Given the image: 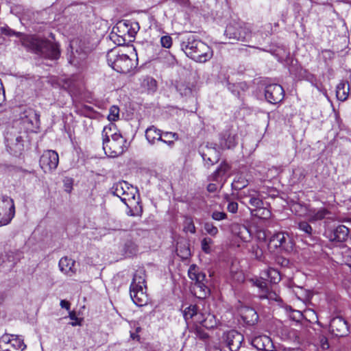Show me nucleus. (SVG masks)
Masks as SVG:
<instances>
[{"mask_svg": "<svg viewBox=\"0 0 351 351\" xmlns=\"http://www.w3.org/2000/svg\"><path fill=\"white\" fill-rule=\"evenodd\" d=\"M180 47L187 57L197 62L204 63L213 56L212 49L193 34H189L182 36Z\"/></svg>", "mask_w": 351, "mask_h": 351, "instance_id": "2", "label": "nucleus"}, {"mask_svg": "<svg viewBox=\"0 0 351 351\" xmlns=\"http://www.w3.org/2000/svg\"><path fill=\"white\" fill-rule=\"evenodd\" d=\"M225 34L230 39L246 42L252 36L250 28L245 24L233 23L226 27Z\"/></svg>", "mask_w": 351, "mask_h": 351, "instance_id": "9", "label": "nucleus"}, {"mask_svg": "<svg viewBox=\"0 0 351 351\" xmlns=\"http://www.w3.org/2000/svg\"><path fill=\"white\" fill-rule=\"evenodd\" d=\"M330 331L337 337H346L350 333L348 322L341 316L333 317L330 322Z\"/></svg>", "mask_w": 351, "mask_h": 351, "instance_id": "14", "label": "nucleus"}, {"mask_svg": "<svg viewBox=\"0 0 351 351\" xmlns=\"http://www.w3.org/2000/svg\"><path fill=\"white\" fill-rule=\"evenodd\" d=\"M164 143L167 144L170 147H173L174 145V141L171 140H165L162 138V141H161Z\"/></svg>", "mask_w": 351, "mask_h": 351, "instance_id": "64", "label": "nucleus"}, {"mask_svg": "<svg viewBox=\"0 0 351 351\" xmlns=\"http://www.w3.org/2000/svg\"><path fill=\"white\" fill-rule=\"evenodd\" d=\"M64 191L70 193L73 189V180L71 178H65L63 180Z\"/></svg>", "mask_w": 351, "mask_h": 351, "instance_id": "50", "label": "nucleus"}, {"mask_svg": "<svg viewBox=\"0 0 351 351\" xmlns=\"http://www.w3.org/2000/svg\"><path fill=\"white\" fill-rule=\"evenodd\" d=\"M70 47L71 54L69 59V63L77 67L82 66L90 51V47L86 45L84 40L78 38L71 41Z\"/></svg>", "mask_w": 351, "mask_h": 351, "instance_id": "6", "label": "nucleus"}, {"mask_svg": "<svg viewBox=\"0 0 351 351\" xmlns=\"http://www.w3.org/2000/svg\"><path fill=\"white\" fill-rule=\"evenodd\" d=\"M227 209L232 213H236L238 210V204L236 202H229Z\"/></svg>", "mask_w": 351, "mask_h": 351, "instance_id": "54", "label": "nucleus"}, {"mask_svg": "<svg viewBox=\"0 0 351 351\" xmlns=\"http://www.w3.org/2000/svg\"><path fill=\"white\" fill-rule=\"evenodd\" d=\"M127 23L128 25V38H132L135 36L137 32L139 29L138 23L136 22H133L131 21L127 20Z\"/></svg>", "mask_w": 351, "mask_h": 351, "instance_id": "39", "label": "nucleus"}, {"mask_svg": "<svg viewBox=\"0 0 351 351\" xmlns=\"http://www.w3.org/2000/svg\"><path fill=\"white\" fill-rule=\"evenodd\" d=\"M240 313L243 321L247 324L254 325L258 322V314L252 308L243 307L241 309Z\"/></svg>", "mask_w": 351, "mask_h": 351, "instance_id": "24", "label": "nucleus"}, {"mask_svg": "<svg viewBox=\"0 0 351 351\" xmlns=\"http://www.w3.org/2000/svg\"><path fill=\"white\" fill-rule=\"evenodd\" d=\"M183 316L186 322L189 319H193L196 322V319L202 317V313L198 312V308L196 305H190L185 308L183 311Z\"/></svg>", "mask_w": 351, "mask_h": 351, "instance_id": "32", "label": "nucleus"}, {"mask_svg": "<svg viewBox=\"0 0 351 351\" xmlns=\"http://www.w3.org/2000/svg\"><path fill=\"white\" fill-rule=\"evenodd\" d=\"M257 237L259 240L261 239H263V240H265L266 239V234H265V232H263V231H259L257 233Z\"/></svg>", "mask_w": 351, "mask_h": 351, "instance_id": "62", "label": "nucleus"}, {"mask_svg": "<svg viewBox=\"0 0 351 351\" xmlns=\"http://www.w3.org/2000/svg\"><path fill=\"white\" fill-rule=\"evenodd\" d=\"M26 348L23 339L15 335H4L0 339V351H23Z\"/></svg>", "mask_w": 351, "mask_h": 351, "instance_id": "11", "label": "nucleus"}, {"mask_svg": "<svg viewBox=\"0 0 351 351\" xmlns=\"http://www.w3.org/2000/svg\"><path fill=\"white\" fill-rule=\"evenodd\" d=\"M267 277L273 284H277L281 280L279 271L274 268H269L266 272Z\"/></svg>", "mask_w": 351, "mask_h": 351, "instance_id": "36", "label": "nucleus"}, {"mask_svg": "<svg viewBox=\"0 0 351 351\" xmlns=\"http://www.w3.org/2000/svg\"><path fill=\"white\" fill-rule=\"evenodd\" d=\"M248 184V180L241 175L235 177L232 187L233 189L240 191L243 189Z\"/></svg>", "mask_w": 351, "mask_h": 351, "instance_id": "34", "label": "nucleus"}, {"mask_svg": "<svg viewBox=\"0 0 351 351\" xmlns=\"http://www.w3.org/2000/svg\"><path fill=\"white\" fill-rule=\"evenodd\" d=\"M60 306L62 308H65L66 310H69L70 309L71 304L68 301H66L65 300H62L60 301Z\"/></svg>", "mask_w": 351, "mask_h": 351, "instance_id": "58", "label": "nucleus"}, {"mask_svg": "<svg viewBox=\"0 0 351 351\" xmlns=\"http://www.w3.org/2000/svg\"><path fill=\"white\" fill-rule=\"evenodd\" d=\"M204 228L205 231L213 237L216 236L219 232L217 228L212 222H206Z\"/></svg>", "mask_w": 351, "mask_h": 351, "instance_id": "43", "label": "nucleus"}, {"mask_svg": "<svg viewBox=\"0 0 351 351\" xmlns=\"http://www.w3.org/2000/svg\"><path fill=\"white\" fill-rule=\"evenodd\" d=\"M162 132L152 125L145 130V137L149 143L153 145L156 141H162Z\"/></svg>", "mask_w": 351, "mask_h": 351, "instance_id": "26", "label": "nucleus"}, {"mask_svg": "<svg viewBox=\"0 0 351 351\" xmlns=\"http://www.w3.org/2000/svg\"><path fill=\"white\" fill-rule=\"evenodd\" d=\"M330 214V211L326 207H308L306 208V213L304 216L307 218L308 222L315 223L328 218Z\"/></svg>", "mask_w": 351, "mask_h": 351, "instance_id": "17", "label": "nucleus"}, {"mask_svg": "<svg viewBox=\"0 0 351 351\" xmlns=\"http://www.w3.org/2000/svg\"><path fill=\"white\" fill-rule=\"evenodd\" d=\"M239 199L245 205H250L253 208H261L263 206V202L260 197L259 193L254 189L242 191L239 194Z\"/></svg>", "mask_w": 351, "mask_h": 351, "instance_id": "13", "label": "nucleus"}, {"mask_svg": "<svg viewBox=\"0 0 351 351\" xmlns=\"http://www.w3.org/2000/svg\"><path fill=\"white\" fill-rule=\"evenodd\" d=\"M265 96L268 102L278 104L284 99L285 90L278 84H269L265 88Z\"/></svg>", "mask_w": 351, "mask_h": 351, "instance_id": "15", "label": "nucleus"}, {"mask_svg": "<svg viewBox=\"0 0 351 351\" xmlns=\"http://www.w3.org/2000/svg\"><path fill=\"white\" fill-rule=\"evenodd\" d=\"M231 231L234 235L238 237L244 242L249 241L252 238L250 230L244 225L234 223L232 225Z\"/></svg>", "mask_w": 351, "mask_h": 351, "instance_id": "23", "label": "nucleus"}, {"mask_svg": "<svg viewBox=\"0 0 351 351\" xmlns=\"http://www.w3.org/2000/svg\"><path fill=\"white\" fill-rule=\"evenodd\" d=\"M252 282L255 286L260 289L261 291V294L265 293L266 291L269 289L267 282L262 279H257L255 281L252 280Z\"/></svg>", "mask_w": 351, "mask_h": 351, "instance_id": "44", "label": "nucleus"}, {"mask_svg": "<svg viewBox=\"0 0 351 351\" xmlns=\"http://www.w3.org/2000/svg\"><path fill=\"white\" fill-rule=\"evenodd\" d=\"M350 86L346 81H341L337 86L336 96L337 98L342 101H346L349 95Z\"/></svg>", "mask_w": 351, "mask_h": 351, "instance_id": "31", "label": "nucleus"}, {"mask_svg": "<svg viewBox=\"0 0 351 351\" xmlns=\"http://www.w3.org/2000/svg\"><path fill=\"white\" fill-rule=\"evenodd\" d=\"M237 144V134L230 130H226L221 134L219 145L221 149H231Z\"/></svg>", "mask_w": 351, "mask_h": 351, "instance_id": "19", "label": "nucleus"}, {"mask_svg": "<svg viewBox=\"0 0 351 351\" xmlns=\"http://www.w3.org/2000/svg\"><path fill=\"white\" fill-rule=\"evenodd\" d=\"M193 332L195 337L201 340L206 341L208 338V333L201 327H196Z\"/></svg>", "mask_w": 351, "mask_h": 351, "instance_id": "46", "label": "nucleus"}, {"mask_svg": "<svg viewBox=\"0 0 351 351\" xmlns=\"http://www.w3.org/2000/svg\"><path fill=\"white\" fill-rule=\"evenodd\" d=\"M119 108L117 106H112L110 107L109 110V114L108 116V119L110 121H116L119 119Z\"/></svg>", "mask_w": 351, "mask_h": 351, "instance_id": "41", "label": "nucleus"}, {"mask_svg": "<svg viewBox=\"0 0 351 351\" xmlns=\"http://www.w3.org/2000/svg\"><path fill=\"white\" fill-rule=\"evenodd\" d=\"M211 217L215 221H221L227 218V214L224 212L215 210L212 213Z\"/></svg>", "mask_w": 351, "mask_h": 351, "instance_id": "49", "label": "nucleus"}, {"mask_svg": "<svg viewBox=\"0 0 351 351\" xmlns=\"http://www.w3.org/2000/svg\"><path fill=\"white\" fill-rule=\"evenodd\" d=\"M69 318L73 322H71L70 324L73 326H80L81 325V322L76 316L75 312L72 311L69 313Z\"/></svg>", "mask_w": 351, "mask_h": 351, "instance_id": "53", "label": "nucleus"}, {"mask_svg": "<svg viewBox=\"0 0 351 351\" xmlns=\"http://www.w3.org/2000/svg\"><path fill=\"white\" fill-rule=\"evenodd\" d=\"M293 242L287 233L278 232L269 239L268 243L269 250L274 252L277 250L290 252L293 250Z\"/></svg>", "mask_w": 351, "mask_h": 351, "instance_id": "8", "label": "nucleus"}, {"mask_svg": "<svg viewBox=\"0 0 351 351\" xmlns=\"http://www.w3.org/2000/svg\"><path fill=\"white\" fill-rule=\"evenodd\" d=\"M122 251L125 255L132 256L138 252V245L133 241L132 236L130 234L128 235L123 245Z\"/></svg>", "mask_w": 351, "mask_h": 351, "instance_id": "27", "label": "nucleus"}, {"mask_svg": "<svg viewBox=\"0 0 351 351\" xmlns=\"http://www.w3.org/2000/svg\"><path fill=\"white\" fill-rule=\"evenodd\" d=\"M319 347L317 348V351H324L329 348V343L328 339L321 335L319 337Z\"/></svg>", "mask_w": 351, "mask_h": 351, "instance_id": "47", "label": "nucleus"}, {"mask_svg": "<svg viewBox=\"0 0 351 351\" xmlns=\"http://www.w3.org/2000/svg\"><path fill=\"white\" fill-rule=\"evenodd\" d=\"M25 121L31 123L34 128H38L40 125V114L33 109H29L25 112Z\"/></svg>", "mask_w": 351, "mask_h": 351, "instance_id": "33", "label": "nucleus"}, {"mask_svg": "<svg viewBox=\"0 0 351 351\" xmlns=\"http://www.w3.org/2000/svg\"><path fill=\"white\" fill-rule=\"evenodd\" d=\"M108 64L114 71L121 73H128L138 64L137 58L132 60L128 55L121 52L115 47L108 51L106 54Z\"/></svg>", "mask_w": 351, "mask_h": 351, "instance_id": "4", "label": "nucleus"}, {"mask_svg": "<svg viewBox=\"0 0 351 351\" xmlns=\"http://www.w3.org/2000/svg\"><path fill=\"white\" fill-rule=\"evenodd\" d=\"M116 125L110 123L102 131L103 149L106 156L115 158L127 149V141L120 133L116 132Z\"/></svg>", "mask_w": 351, "mask_h": 351, "instance_id": "3", "label": "nucleus"}, {"mask_svg": "<svg viewBox=\"0 0 351 351\" xmlns=\"http://www.w3.org/2000/svg\"><path fill=\"white\" fill-rule=\"evenodd\" d=\"M201 156L208 167L217 163L220 158L219 152L215 147L208 145L202 149Z\"/></svg>", "mask_w": 351, "mask_h": 351, "instance_id": "18", "label": "nucleus"}, {"mask_svg": "<svg viewBox=\"0 0 351 351\" xmlns=\"http://www.w3.org/2000/svg\"><path fill=\"white\" fill-rule=\"evenodd\" d=\"M207 189L210 192H214L216 191L217 186H216L215 184H209L208 185Z\"/></svg>", "mask_w": 351, "mask_h": 351, "instance_id": "63", "label": "nucleus"}, {"mask_svg": "<svg viewBox=\"0 0 351 351\" xmlns=\"http://www.w3.org/2000/svg\"><path fill=\"white\" fill-rule=\"evenodd\" d=\"M186 229L187 231L190 232L191 233H193V234L195 233V227L194 223L192 221H191L188 224L187 227H186Z\"/></svg>", "mask_w": 351, "mask_h": 351, "instance_id": "59", "label": "nucleus"}, {"mask_svg": "<svg viewBox=\"0 0 351 351\" xmlns=\"http://www.w3.org/2000/svg\"><path fill=\"white\" fill-rule=\"evenodd\" d=\"M213 243V241L208 237L204 238L201 242L202 250L206 254H209L211 252V245Z\"/></svg>", "mask_w": 351, "mask_h": 351, "instance_id": "42", "label": "nucleus"}, {"mask_svg": "<svg viewBox=\"0 0 351 351\" xmlns=\"http://www.w3.org/2000/svg\"><path fill=\"white\" fill-rule=\"evenodd\" d=\"M260 297L261 298H267L269 300H278V296L277 294L269 290V289L266 291V293L264 294H260Z\"/></svg>", "mask_w": 351, "mask_h": 351, "instance_id": "51", "label": "nucleus"}, {"mask_svg": "<svg viewBox=\"0 0 351 351\" xmlns=\"http://www.w3.org/2000/svg\"><path fill=\"white\" fill-rule=\"evenodd\" d=\"M202 317L196 319V323H199L208 329L213 328L216 326L217 322L214 315L210 313H202Z\"/></svg>", "mask_w": 351, "mask_h": 351, "instance_id": "28", "label": "nucleus"}, {"mask_svg": "<svg viewBox=\"0 0 351 351\" xmlns=\"http://www.w3.org/2000/svg\"><path fill=\"white\" fill-rule=\"evenodd\" d=\"M79 112L86 117H92L95 114V110L93 107L87 105H83L78 108Z\"/></svg>", "mask_w": 351, "mask_h": 351, "instance_id": "40", "label": "nucleus"}, {"mask_svg": "<svg viewBox=\"0 0 351 351\" xmlns=\"http://www.w3.org/2000/svg\"><path fill=\"white\" fill-rule=\"evenodd\" d=\"M223 339L230 351L239 350L244 339L242 334L234 330L225 333Z\"/></svg>", "mask_w": 351, "mask_h": 351, "instance_id": "16", "label": "nucleus"}, {"mask_svg": "<svg viewBox=\"0 0 351 351\" xmlns=\"http://www.w3.org/2000/svg\"><path fill=\"white\" fill-rule=\"evenodd\" d=\"M350 234V230L344 225H339L329 232L328 238L332 241L345 242Z\"/></svg>", "mask_w": 351, "mask_h": 351, "instance_id": "22", "label": "nucleus"}, {"mask_svg": "<svg viewBox=\"0 0 351 351\" xmlns=\"http://www.w3.org/2000/svg\"><path fill=\"white\" fill-rule=\"evenodd\" d=\"M40 166L45 172L56 169L59 162V156L53 150L44 152L40 158Z\"/></svg>", "mask_w": 351, "mask_h": 351, "instance_id": "12", "label": "nucleus"}, {"mask_svg": "<svg viewBox=\"0 0 351 351\" xmlns=\"http://www.w3.org/2000/svg\"><path fill=\"white\" fill-rule=\"evenodd\" d=\"M178 90L182 95L189 96L192 94V88L186 84H180L178 86Z\"/></svg>", "mask_w": 351, "mask_h": 351, "instance_id": "48", "label": "nucleus"}, {"mask_svg": "<svg viewBox=\"0 0 351 351\" xmlns=\"http://www.w3.org/2000/svg\"><path fill=\"white\" fill-rule=\"evenodd\" d=\"M3 36H14L19 38L22 45L45 58L55 60L60 56V50L57 44L34 36L23 34L11 29L7 25L1 26L0 25V45H3L5 41Z\"/></svg>", "mask_w": 351, "mask_h": 351, "instance_id": "1", "label": "nucleus"}, {"mask_svg": "<svg viewBox=\"0 0 351 351\" xmlns=\"http://www.w3.org/2000/svg\"><path fill=\"white\" fill-rule=\"evenodd\" d=\"M221 176L223 175L219 171H218L217 169H216V171L211 176L212 180L213 181H218L219 177H221Z\"/></svg>", "mask_w": 351, "mask_h": 351, "instance_id": "60", "label": "nucleus"}, {"mask_svg": "<svg viewBox=\"0 0 351 351\" xmlns=\"http://www.w3.org/2000/svg\"><path fill=\"white\" fill-rule=\"evenodd\" d=\"M146 287L145 271L143 268H138L134 273L130 287Z\"/></svg>", "mask_w": 351, "mask_h": 351, "instance_id": "29", "label": "nucleus"}, {"mask_svg": "<svg viewBox=\"0 0 351 351\" xmlns=\"http://www.w3.org/2000/svg\"><path fill=\"white\" fill-rule=\"evenodd\" d=\"M222 175H224L229 169V165L226 162H222L217 169Z\"/></svg>", "mask_w": 351, "mask_h": 351, "instance_id": "55", "label": "nucleus"}, {"mask_svg": "<svg viewBox=\"0 0 351 351\" xmlns=\"http://www.w3.org/2000/svg\"><path fill=\"white\" fill-rule=\"evenodd\" d=\"M188 276L189 278L195 282V294L199 298H206L210 293V289L207 286V280L206 279L205 273L196 265H191L188 270Z\"/></svg>", "mask_w": 351, "mask_h": 351, "instance_id": "7", "label": "nucleus"}, {"mask_svg": "<svg viewBox=\"0 0 351 351\" xmlns=\"http://www.w3.org/2000/svg\"><path fill=\"white\" fill-rule=\"evenodd\" d=\"M111 191L128 206L133 203L138 204V189L125 181L118 182L112 186Z\"/></svg>", "mask_w": 351, "mask_h": 351, "instance_id": "5", "label": "nucleus"}, {"mask_svg": "<svg viewBox=\"0 0 351 351\" xmlns=\"http://www.w3.org/2000/svg\"><path fill=\"white\" fill-rule=\"evenodd\" d=\"M146 287H130V297L134 303L139 306L145 305L148 301V297L145 291Z\"/></svg>", "mask_w": 351, "mask_h": 351, "instance_id": "21", "label": "nucleus"}, {"mask_svg": "<svg viewBox=\"0 0 351 351\" xmlns=\"http://www.w3.org/2000/svg\"><path fill=\"white\" fill-rule=\"evenodd\" d=\"M252 345L258 350L273 351L274 348L271 338L264 335L254 337Z\"/></svg>", "mask_w": 351, "mask_h": 351, "instance_id": "20", "label": "nucleus"}, {"mask_svg": "<svg viewBox=\"0 0 351 351\" xmlns=\"http://www.w3.org/2000/svg\"><path fill=\"white\" fill-rule=\"evenodd\" d=\"M128 25L127 23V20L121 21L113 27V32H115V30H117V32H122L123 37L126 36L128 38Z\"/></svg>", "mask_w": 351, "mask_h": 351, "instance_id": "38", "label": "nucleus"}, {"mask_svg": "<svg viewBox=\"0 0 351 351\" xmlns=\"http://www.w3.org/2000/svg\"><path fill=\"white\" fill-rule=\"evenodd\" d=\"M112 36L111 38H114V37H123V34L122 32H117V30H115V32H112Z\"/></svg>", "mask_w": 351, "mask_h": 351, "instance_id": "61", "label": "nucleus"}, {"mask_svg": "<svg viewBox=\"0 0 351 351\" xmlns=\"http://www.w3.org/2000/svg\"><path fill=\"white\" fill-rule=\"evenodd\" d=\"M162 136L165 138H172L174 140H178V138H179L178 134L176 132H162Z\"/></svg>", "mask_w": 351, "mask_h": 351, "instance_id": "56", "label": "nucleus"}, {"mask_svg": "<svg viewBox=\"0 0 351 351\" xmlns=\"http://www.w3.org/2000/svg\"><path fill=\"white\" fill-rule=\"evenodd\" d=\"M298 229L303 232L307 237H312L313 234V230L308 221H302L298 223Z\"/></svg>", "mask_w": 351, "mask_h": 351, "instance_id": "37", "label": "nucleus"}, {"mask_svg": "<svg viewBox=\"0 0 351 351\" xmlns=\"http://www.w3.org/2000/svg\"><path fill=\"white\" fill-rule=\"evenodd\" d=\"M75 264V261L71 258L63 257L59 261V267L62 272L72 276L76 271Z\"/></svg>", "mask_w": 351, "mask_h": 351, "instance_id": "25", "label": "nucleus"}, {"mask_svg": "<svg viewBox=\"0 0 351 351\" xmlns=\"http://www.w3.org/2000/svg\"><path fill=\"white\" fill-rule=\"evenodd\" d=\"M250 213L252 216L256 217L261 219H268L271 215V213L269 210L263 208V206L261 208H250Z\"/></svg>", "mask_w": 351, "mask_h": 351, "instance_id": "35", "label": "nucleus"}, {"mask_svg": "<svg viewBox=\"0 0 351 351\" xmlns=\"http://www.w3.org/2000/svg\"><path fill=\"white\" fill-rule=\"evenodd\" d=\"M15 215L14 200L7 196H0V226L10 223Z\"/></svg>", "mask_w": 351, "mask_h": 351, "instance_id": "10", "label": "nucleus"}, {"mask_svg": "<svg viewBox=\"0 0 351 351\" xmlns=\"http://www.w3.org/2000/svg\"><path fill=\"white\" fill-rule=\"evenodd\" d=\"M113 39H114V42L117 43V45H123L125 43L126 41L130 40V39L126 36L114 37Z\"/></svg>", "mask_w": 351, "mask_h": 351, "instance_id": "57", "label": "nucleus"}, {"mask_svg": "<svg viewBox=\"0 0 351 351\" xmlns=\"http://www.w3.org/2000/svg\"><path fill=\"white\" fill-rule=\"evenodd\" d=\"M250 250H251L252 253L254 255L256 258L261 259V258L263 256V251L259 247L258 245H252Z\"/></svg>", "mask_w": 351, "mask_h": 351, "instance_id": "52", "label": "nucleus"}, {"mask_svg": "<svg viewBox=\"0 0 351 351\" xmlns=\"http://www.w3.org/2000/svg\"><path fill=\"white\" fill-rule=\"evenodd\" d=\"M141 87L143 91L152 93L157 89V82L153 77L145 76L141 79Z\"/></svg>", "mask_w": 351, "mask_h": 351, "instance_id": "30", "label": "nucleus"}, {"mask_svg": "<svg viewBox=\"0 0 351 351\" xmlns=\"http://www.w3.org/2000/svg\"><path fill=\"white\" fill-rule=\"evenodd\" d=\"M160 45L162 47L169 49L172 45V38L169 35H165L161 36Z\"/></svg>", "mask_w": 351, "mask_h": 351, "instance_id": "45", "label": "nucleus"}]
</instances>
